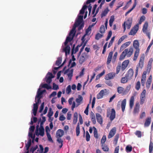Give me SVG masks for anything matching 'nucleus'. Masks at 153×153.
<instances>
[{"instance_id": "nucleus-8", "label": "nucleus", "mask_w": 153, "mask_h": 153, "mask_svg": "<svg viewBox=\"0 0 153 153\" xmlns=\"http://www.w3.org/2000/svg\"><path fill=\"white\" fill-rule=\"evenodd\" d=\"M106 90L105 89L101 90L97 95V98L99 99L102 98L104 95H106Z\"/></svg>"}, {"instance_id": "nucleus-44", "label": "nucleus", "mask_w": 153, "mask_h": 153, "mask_svg": "<svg viewBox=\"0 0 153 153\" xmlns=\"http://www.w3.org/2000/svg\"><path fill=\"white\" fill-rule=\"evenodd\" d=\"M53 114V112L52 110V108H49V112L47 114V116L48 117H51Z\"/></svg>"}, {"instance_id": "nucleus-61", "label": "nucleus", "mask_w": 153, "mask_h": 153, "mask_svg": "<svg viewBox=\"0 0 153 153\" xmlns=\"http://www.w3.org/2000/svg\"><path fill=\"white\" fill-rule=\"evenodd\" d=\"M112 34V31L111 30L110 31L108 32V36L106 39V41H108L110 39L111 36Z\"/></svg>"}, {"instance_id": "nucleus-56", "label": "nucleus", "mask_w": 153, "mask_h": 153, "mask_svg": "<svg viewBox=\"0 0 153 153\" xmlns=\"http://www.w3.org/2000/svg\"><path fill=\"white\" fill-rule=\"evenodd\" d=\"M150 71V70L149 69H146V71H144L142 76H146V74H149Z\"/></svg>"}, {"instance_id": "nucleus-48", "label": "nucleus", "mask_w": 153, "mask_h": 153, "mask_svg": "<svg viewBox=\"0 0 153 153\" xmlns=\"http://www.w3.org/2000/svg\"><path fill=\"white\" fill-rule=\"evenodd\" d=\"M106 140V137L105 135H103L101 140V144H104Z\"/></svg>"}, {"instance_id": "nucleus-50", "label": "nucleus", "mask_w": 153, "mask_h": 153, "mask_svg": "<svg viewBox=\"0 0 153 153\" xmlns=\"http://www.w3.org/2000/svg\"><path fill=\"white\" fill-rule=\"evenodd\" d=\"M128 80L127 77H123L121 80L122 83H124L127 82Z\"/></svg>"}, {"instance_id": "nucleus-20", "label": "nucleus", "mask_w": 153, "mask_h": 153, "mask_svg": "<svg viewBox=\"0 0 153 153\" xmlns=\"http://www.w3.org/2000/svg\"><path fill=\"white\" fill-rule=\"evenodd\" d=\"M113 77H105V79L106 80L105 82V83L108 86H112V84L110 80L113 79Z\"/></svg>"}, {"instance_id": "nucleus-36", "label": "nucleus", "mask_w": 153, "mask_h": 153, "mask_svg": "<svg viewBox=\"0 0 153 153\" xmlns=\"http://www.w3.org/2000/svg\"><path fill=\"white\" fill-rule=\"evenodd\" d=\"M76 135L77 136H79L80 134V128L79 123H77L76 127Z\"/></svg>"}, {"instance_id": "nucleus-19", "label": "nucleus", "mask_w": 153, "mask_h": 153, "mask_svg": "<svg viewBox=\"0 0 153 153\" xmlns=\"http://www.w3.org/2000/svg\"><path fill=\"white\" fill-rule=\"evenodd\" d=\"M134 96H132L129 100V107L130 109H131L134 105Z\"/></svg>"}, {"instance_id": "nucleus-34", "label": "nucleus", "mask_w": 153, "mask_h": 153, "mask_svg": "<svg viewBox=\"0 0 153 153\" xmlns=\"http://www.w3.org/2000/svg\"><path fill=\"white\" fill-rule=\"evenodd\" d=\"M31 139H29L27 143L25 144V147H26L27 150L29 151V148L31 145Z\"/></svg>"}, {"instance_id": "nucleus-30", "label": "nucleus", "mask_w": 153, "mask_h": 153, "mask_svg": "<svg viewBox=\"0 0 153 153\" xmlns=\"http://www.w3.org/2000/svg\"><path fill=\"white\" fill-rule=\"evenodd\" d=\"M130 44V42H126L123 44L120 47V50H123L125 48L128 46Z\"/></svg>"}, {"instance_id": "nucleus-16", "label": "nucleus", "mask_w": 153, "mask_h": 153, "mask_svg": "<svg viewBox=\"0 0 153 153\" xmlns=\"http://www.w3.org/2000/svg\"><path fill=\"white\" fill-rule=\"evenodd\" d=\"M138 28V26L137 25L134 26V29H132L128 33L129 35H134L137 33Z\"/></svg>"}, {"instance_id": "nucleus-32", "label": "nucleus", "mask_w": 153, "mask_h": 153, "mask_svg": "<svg viewBox=\"0 0 153 153\" xmlns=\"http://www.w3.org/2000/svg\"><path fill=\"white\" fill-rule=\"evenodd\" d=\"M134 73L133 70L131 69H130L127 72L126 76H132Z\"/></svg>"}, {"instance_id": "nucleus-37", "label": "nucleus", "mask_w": 153, "mask_h": 153, "mask_svg": "<svg viewBox=\"0 0 153 153\" xmlns=\"http://www.w3.org/2000/svg\"><path fill=\"white\" fill-rule=\"evenodd\" d=\"M87 6L86 5L83 6L82 9L80 10L79 13L83 14L85 13V10L87 8Z\"/></svg>"}, {"instance_id": "nucleus-25", "label": "nucleus", "mask_w": 153, "mask_h": 153, "mask_svg": "<svg viewBox=\"0 0 153 153\" xmlns=\"http://www.w3.org/2000/svg\"><path fill=\"white\" fill-rule=\"evenodd\" d=\"M113 54V52L112 51H111L109 53L108 58L107 60V64L108 65L111 62V59L112 58V56Z\"/></svg>"}, {"instance_id": "nucleus-31", "label": "nucleus", "mask_w": 153, "mask_h": 153, "mask_svg": "<svg viewBox=\"0 0 153 153\" xmlns=\"http://www.w3.org/2000/svg\"><path fill=\"white\" fill-rule=\"evenodd\" d=\"M139 51L140 49H138L136 50L134 53V55L133 58L134 61H135L137 59V57L139 56Z\"/></svg>"}, {"instance_id": "nucleus-55", "label": "nucleus", "mask_w": 153, "mask_h": 153, "mask_svg": "<svg viewBox=\"0 0 153 153\" xmlns=\"http://www.w3.org/2000/svg\"><path fill=\"white\" fill-rule=\"evenodd\" d=\"M101 69V67H97L96 68L94 69V71H95V72L94 73L93 75L92 76H95L96 74V72H97L98 71L100 70Z\"/></svg>"}, {"instance_id": "nucleus-39", "label": "nucleus", "mask_w": 153, "mask_h": 153, "mask_svg": "<svg viewBox=\"0 0 153 153\" xmlns=\"http://www.w3.org/2000/svg\"><path fill=\"white\" fill-rule=\"evenodd\" d=\"M109 10L108 8L105 9L104 11H103L101 14V17L102 18L105 16L108 13Z\"/></svg>"}, {"instance_id": "nucleus-29", "label": "nucleus", "mask_w": 153, "mask_h": 153, "mask_svg": "<svg viewBox=\"0 0 153 153\" xmlns=\"http://www.w3.org/2000/svg\"><path fill=\"white\" fill-rule=\"evenodd\" d=\"M126 51V50H125L120 55V58L119 60L120 61L123 60L124 59L126 56V53L125 51Z\"/></svg>"}, {"instance_id": "nucleus-23", "label": "nucleus", "mask_w": 153, "mask_h": 153, "mask_svg": "<svg viewBox=\"0 0 153 153\" xmlns=\"http://www.w3.org/2000/svg\"><path fill=\"white\" fill-rule=\"evenodd\" d=\"M151 122V118L150 117H147L146 120L144 123V126L145 127H147L149 126Z\"/></svg>"}, {"instance_id": "nucleus-46", "label": "nucleus", "mask_w": 153, "mask_h": 153, "mask_svg": "<svg viewBox=\"0 0 153 153\" xmlns=\"http://www.w3.org/2000/svg\"><path fill=\"white\" fill-rule=\"evenodd\" d=\"M93 128H94V137L95 138L97 139L98 138V135L97 130L96 128L94 126L93 127Z\"/></svg>"}, {"instance_id": "nucleus-12", "label": "nucleus", "mask_w": 153, "mask_h": 153, "mask_svg": "<svg viewBox=\"0 0 153 153\" xmlns=\"http://www.w3.org/2000/svg\"><path fill=\"white\" fill-rule=\"evenodd\" d=\"M65 42H64L65 43ZM65 46H66L63 49V51L65 53L66 56L68 55L69 54L70 51V47L69 45H65Z\"/></svg>"}, {"instance_id": "nucleus-4", "label": "nucleus", "mask_w": 153, "mask_h": 153, "mask_svg": "<svg viewBox=\"0 0 153 153\" xmlns=\"http://www.w3.org/2000/svg\"><path fill=\"white\" fill-rule=\"evenodd\" d=\"M66 67L65 66L62 70V73L64 74H67L68 76H72L74 70L69 68L66 69Z\"/></svg>"}, {"instance_id": "nucleus-35", "label": "nucleus", "mask_w": 153, "mask_h": 153, "mask_svg": "<svg viewBox=\"0 0 153 153\" xmlns=\"http://www.w3.org/2000/svg\"><path fill=\"white\" fill-rule=\"evenodd\" d=\"M43 94V92H41L40 88H39L38 89L36 95V97H42V94Z\"/></svg>"}, {"instance_id": "nucleus-53", "label": "nucleus", "mask_w": 153, "mask_h": 153, "mask_svg": "<svg viewBox=\"0 0 153 153\" xmlns=\"http://www.w3.org/2000/svg\"><path fill=\"white\" fill-rule=\"evenodd\" d=\"M71 92V86L70 85H68L66 89V92L67 94H69Z\"/></svg>"}, {"instance_id": "nucleus-22", "label": "nucleus", "mask_w": 153, "mask_h": 153, "mask_svg": "<svg viewBox=\"0 0 153 153\" xmlns=\"http://www.w3.org/2000/svg\"><path fill=\"white\" fill-rule=\"evenodd\" d=\"M126 99H124L122 102L121 104V107L122 110L123 112H124L126 107Z\"/></svg>"}, {"instance_id": "nucleus-6", "label": "nucleus", "mask_w": 153, "mask_h": 153, "mask_svg": "<svg viewBox=\"0 0 153 153\" xmlns=\"http://www.w3.org/2000/svg\"><path fill=\"white\" fill-rule=\"evenodd\" d=\"M39 126L37 125L36 126V129L35 131L36 134L38 136L39 135H40L41 136H43L44 134V128H39V129L38 128Z\"/></svg>"}, {"instance_id": "nucleus-3", "label": "nucleus", "mask_w": 153, "mask_h": 153, "mask_svg": "<svg viewBox=\"0 0 153 153\" xmlns=\"http://www.w3.org/2000/svg\"><path fill=\"white\" fill-rule=\"evenodd\" d=\"M132 22V18H129L126 22H124V24L122 26L124 29V32L126 30V25L127 29H129L131 25Z\"/></svg>"}, {"instance_id": "nucleus-10", "label": "nucleus", "mask_w": 153, "mask_h": 153, "mask_svg": "<svg viewBox=\"0 0 153 153\" xmlns=\"http://www.w3.org/2000/svg\"><path fill=\"white\" fill-rule=\"evenodd\" d=\"M96 116L98 123L100 125L102 124L103 122V119L102 116L99 114L98 113H96Z\"/></svg>"}, {"instance_id": "nucleus-11", "label": "nucleus", "mask_w": 153, "mask_h": 153, "mask_svg": "<svg viewBox=\"0 0 153 153\" xmlns=\"http://www.w3.org/2000/svg\"><path fill=\"white\" fill-rule=\"evenodd\" d=\"M126 51H125L126 53V55L128 57H130L132 55L133 52V49L132 47H130L129 49L126 48Z\"/></svg>"}, {"instance_id": "nucleus-38", "label": "nucleus", "mask_w": 153, "mask_h": 153, "mask_svg": "<svg viewBox=\"0 0 153 153\" xmlns=\"http://www.w3.org/2000/svg\"><path fill=\"white\" fill-rule=\"evenodd\" d=\"M101 146L102 150L105 152H108L109 150V148L107 145L102 144Z\"/></svg>"}, {"instance_id": "nucleus-2", "label": "nucleus", "mask_w": 153, "mask_h": 153, "mask_svg": "<svg viewBox=\"0 0 153 153\" xmlns=\"http://www.w3.org/2000/svg\"><path fill=\"white\" fill-rule=\"evenodd\" d=\"M144 57L143 56H142L140 57L139 63L137 65L135 70V76H137V75L138 71L139 68H140L142 69L143 67L144 62Z\"/></svg>"}, {"instance_id": "nucleus-1", "label": "nucleus", "mask_w": 153, "mask_h": 153, "mask_svg": "<svg viewBox=\"0 0 153 153\" xmlns=\"http://www.w3.org/2000/svg\"><path fill=\"white\" fill-rule=\"evenodd\" d=\"M83 16L80 15L78 16V18L77 20L74 24L72 29L70 31L69 36L67 37L65 44L67 45L69 42H71L75 36L76 32V28L77 27L79 26L81 23L83 22Z\"/></svg>"}, {"instance_id": "nucleus-24", "label": "nucleus", "mask_w": 153, "mask_h": 153, "mask_svg": "<svg viewBox=\"0 0 153 153\" xmlns=\"http://www.w3.org/2000/svg\"><path fill=\"white\" fill-rule=\"evenodd\" d=\"M90 117L93 123L94 124H95L96 123L95 116L94 114L92 111H91L90 113Z\"/></svg>"}, {"instance_id": "nucleus-21", "label": "nucleus", "mask_w": 153, "mask_h": 153, "mask_svg": "<svg viewBox=\"0 0 153 153\" xmlns=\"http://www.w3.org/2000/svg\"><path fill=\"white\" fill-rule=\"evenodd\" d=\"M117 91L119 94H126L125 89L123 87H118L117 88Z\"/></svg>"}, {"instance_id": "nucleus-57", "label": "nucleus", "mask_w": 153, "mask_h": 153, "mask_svg": "<svg viewBox=\"0 0 153 153\" xmlns=\"http://www.w3.org/2000/svg\"><path fill=\"white\" fill-rule=\"evenodd\" d=\"M140 81H138L135 85V88L137 90H139L140 88Z\"/></svg>"}, {"instance_id": "nucleus-26", "label": "nucleus", "mask_w": 153, "mask_h": 153, "mask_svg": "<svg viewBox=\"0 0 153 153\" xmlns=\"http://www.w3.org/2000/svg\"><path fill=\"white\" fill-rule=\"evenodd\" d=\"M133 46L136 50L140 49L139 48V44L137 40H135L134 41L133 43Z\"/></svg>"}, {"instance_id": "nucleus-63", "label": "nucleus", "mask_w": 153, "mask_h": 153, "mask_svg": "<svg viewBox=\"0 0 153 153\" xmlns=\"http://www.w3.org/2000/svg\"><path fill=\"white\" fill-rule=\"evenodd\" d=\"M146 90L144 89L143 90L142 93L141 94L140 97H143V98H146Z\"/></svg>"}, {"instance_id": "nucleus-27", "label": "nucleus", "mask_w": 153, "mask_h": 153, "mask_svg": "<svg viewBox=\"0 0 153 153\" xmlns=\"http://www.w3.org/2000/svg\"><path fill=\"white\" fill-rule=\"evenodd\" d=\"M78 119V114L76 112H75L74 114L73 120V123L75 124L77 122Z\"/></svg>"}, {"instance_id": "nucleus-60", "label": "nucleus", "mask_w": 153, "mask_h": 153, "mask_svg": "<svg viewBox=\"0 0 153 153\" xmlns=\"http://www.w3.org/2000/svg\"><path fill=\"white\" fill-rule=\"evenodd\" d=\"M117 55V52H116L114 53V55L113 56V58L112 60V62L113 63H114L115 61Z\"/></svg>"}, {"instance_id": "nucleus-5", "label": "nucleus", "mask_w": 153, "mask_h": 153, "mask_svg": "<svg viewBox=\"0 0 153 153\" xmlns=\"http://www.w3.org/2000/svg\"><path fill=\"white\" fill-rule=\"evenodd\" d=\"M88 53L85 52L83 53L80 57L79 60V63L81 64H82L88 58Z\"/></svg>"}, {"instance_id": "nucleus-40", "label": "nucleus", "mask_w": 153, "mask_h": 153, "mask_svg": "<svg viewBox=\"0 0 153 153\" xmlns=\"http://www.w3.org/2000/svg\"><path fill=\"white\" fill-rule=\"evenodd\" d=\"M148 26V23L147 22H145L143 26V32H146L147 30Z\"/></svg>"}, {"instance_id": "nucleus-64", "label": "nucleus", "mask_w": 153, "mask_h": 153, "mask_svg": "<svg viewBox=\"0 0 153 153\" xmlns=\"http://www.w3.org/2000/svg\"><path fill=\"white\" fill-rule=\"evenodd\" d=\"M146 77H142L141 80V82L142 85L143 86L145 84V83Z\"/></svg>"}, {"instance_id": "nucleus-49", "label": "nucleus", "mask_w": 153, "mask_h": 153, "mask_svg": "<svg viewBox=\"0 0 153 153\" xmlns=\"http://www.w3.org/2000/svg\"><path fill=\"white\" fill-rule=\"evenodd\" d=\"M135 135L137 136L138 137L140 138L142 136V133L141 131L137 130L136 131L135 133Z\"/></svg>"}, {"instance_id": "nucleus-42", "label": "nucleus", "mask_w": 153, "mask_h": 153, "mask_svg": "<svg viewBox=\"0 0 153 153\" xmlns=\"http://www.w3.org/2000/svg\"><path fill=\"white\" fill-rule=\"evenodd\" d=\"M41 88H46L48 90L51 88V87L48 84L45 83L43 84L41 86Z\"/></svg>"}, {"instance_id": "nucleus-51", "label": "nucleus", "mask_w": 153, "mask_h": 153, "mask_svg": "<svg viewBox=\"0 0 153 153\" xmlns=\"http://www.w3.org/2000/svg\"><path fill=\"white\" fill-rule=\"evenodd\" d=\"M90 136L88 131H86V140L88 142L90 141Z\"/></svg>"}, {"instance_id": "nucleus-41", "label": "nucleus", "mask_w": 153, "mask_h": 153, "mask_svg": "<svg viewBox=\"0 0 153 153\" xmlns=\"http://www.w3.org/2000/svg\"><path fill=\"white\" fill-rule=\"evenodd\" d=\"M62 61V58L59 57L56 62V65L57 66H59L61 63Z\"/></svg>"}, {"instance_id": "nucleus-33", "label": "nucleus", "mask_w": 153, "mask_h": 153, "mask_svg": "<svg viewBox=\"0 0 153 153\" xmlns=\"http://www.w3.org/2000/svg\"><path fill=\"white\" fill-rule=\"evenodd\" d=\"M152 77H149L146 82V87L149 88L152 83Z\"/></svg>"}, {"instance_id": "nucleus-54", "label": "nucleus", "mask_w": 153, "mask_h": 153, "mask_svg": "<svg viewBox=\"0 0 153 153\" xmlns=\"http://www.w3.org/2000/svg\"><path fill=\"white\" fill-rule=\"evenodd\" d=\"M114 38H115V37L113 36L111 39L110 42L109 43V44L108 46V48L110 47L112 45V44L114 41Z\"/></svg>"}, {"instance_id": "nucleus-47", "label": "nucleus", "mask_w": 153, "mask_h": 153, "mask_svg": "<svg viewBox=\"0 0 153 153\" xmlns=\"http://www.w3.org/2000/svg\"><path fill=\"white\" fill-rule=\"evenodd\" d=\"M46 134L48 141L52 143H53V141L50 133H47Z\"/></svg>"}, {"instance_id": "nucleus-52", "label": "nucleus", "mask_w": 153, "mask_h": 153, "mask_svg": "<svg viewBox=\"0 0 153 153\" xmlns=\"http://www.w3.org/2000/svg\"><path fill=\"white\" fill-rule=\"evenodd\" d=\"M103 35L100 34V33H98L95 36V39L97 40L99 39L100 38H102L103 36Z\"/></svg>"}, {"instance_id": "nucleus-58", "label": "nucleus", "mask_w": 153, "mask_h": 153, "mask_svg": "<svg viewBox=\"0 0 153 153\" xmlns=\"http://www.w3.org/2000/svg\"><path fill=\"white\" fill-rule=\"evenodd\" d=\"M114 21V18L113 17L112 18V16H111V19L109 21V24L110 27H112L113 24V23Z\"/></svg>"}, {"instance_id": "nucleus-18", "label": "nucleus", "mask_w": 153, "mask_h": 153, "mask_svg": "<svg viewBox=\"0 0 153 153\" xmlns=\"http://www.w3.org/2000/svg\"><path fill=\"white\" fill-rule=\"evenodd\" d=\"M139 108L140 105L139 104H136L135 107H134L133 111V114L134 115L137 114L139 111Z\"/></svg>"}, {"instance_id": "nucleus-59", "label": "nucleus", "mask_w": 153, "mask_h": 153, "mask_svg": "<svg viewBox=\"0 0 153 153\" xmlns=\"http://www.w3.org/2000/svg\"><path fill=\"white\" fill-rule=\"evenodd\" d=\"M153 144L152 142H150L149 146V152L151 153L153 150Z\"/></svg>"}, {"instance_id": "nucleus-15", "label": "nucleus", "mask_w": 153, "mask_h": 153, "mask_svg": "<svg viewBox=\"0 0 153 153\" xmlns=\"http://www.w3.org/2000/svg\"><path fill=\"white\" fill-rule=\"evenodd\" d=\"M83 98L80 95H79L77 98L76 99V101L77 103L76 107H78L81 103L82 101Z\"/></svg>"}, {"instance_id": "nucleus-7", "label": "nucleus", "mask_w": 153, "mask_h": 153, "mask_svg": "<svg viewBox=\"0 0 153 153\" xmlns=\"http://www.w3.org/2000/svg\"><path fill=\"white\" fill-rule=\"evenodd\" d=\"M60 68V66L58 67H54L53 68L52 71L53 74L51 72H48L45 76H55V75L57 73L58 69Z\"/></svg>"}, {"instance_id": "nucleus-45", "label": "nucleus", "mask_w": 153, "mask_h": 153, "mask_svg": "<svg viewBox=\"0 0 153 153\" xmlns=\"http://www.w3.org/2000/svg\"><path fill=\"white\" fill-rule=\"evenodd\" d=\"M132 148L131 146H127L126 148V151L127 152H129L132 151Z\"/></svg>"}, {"instance_id": "nucleus-43", "label": "nucleus", "mask_w": 153, "mask_h": 153, "mask_svg": "<svg viewBox=\"0 0 153 153\" xmlns=\"http://www.w3.org/2000/svg\"><path fill=\"white\" fill-rule=\"evenodd\" d=\"M105 28L103 25H102L100 27V32L101 33H103L105 32Z\"/></svg>"}, {"instance_id": "nucleus-62", "label": "nucleus", "mask_w": 153, "mask_h": 153, "mask_svg": "<svg viewBox=\"0 0 153 153\" xmlns=\"http://www.w3.org/2000/svg\"><path fill=\"white\" fill-rule=\"evenodd\" d=\"M44 102H42L41 104L40 105V108H39V112L41 113L42 111L44 109Z\"/></svg>"}, {"instance_id": "nucleus-9", "label": "nucleus", "mask_w": 153, "mask_h": 153, "mask_svg": "<svg viewBox=\"0 0 153 153\" xmlns=\"http://www.w3.org/2000/svg\"><path fill=\"white\" fill-rule=\"evenodd\" d=\"M116 132V128H113L110 131L108 136V138L109 139L113 137Z\"/></svg>"}, {"instance_id": "nucleus-28", "label": "nucleus", "mask_w": 153, "mask_h": 153, "mask_svg": "<svg viewBox=\"0 0 153 153\" xmlns=\"http://www.w3.org/2000/svg\"><path fill=\"white\" fill-rule=\"evenodd\" d=\"M75 45H74L73 49H72V52H71V55L72 56V60L71 59L68 62V66H69L70 64L72 62V60L73 61H74L76 60V59L74 57V56L73 55L74 53V47Z\"/></svg>"}, {"instance_id": "nucleus-17", "label": "nucleus", "mask_w": 153, "mask_h": 153, "mask_svg": "<svg viewBox=\"0 0 153 153\" xmlns=\"http://www.w3.org/2000/svg\"><path fill=\"white\" fill-rule=\"evenodd\" d=\"M115 117V111L114 108L111 109V113L109 117L111 121H112Z\"/></svg>"}, {"instance_id": "nucleus-14", "label": "nucleus", "mask_w": 153, "mask_h": 153, "mask_svg": "<svg viewBox=\"0 0 153 153\" xmlns=\"http://www.w3.org/2000/svg\"><path fill=\"white\" fill-rule=\"evenodd\" d=\"M129 62L128 60H126L123 61L122 65L121 70L122 71H124L127 67Z\"/></svg>"}, {"instance_id": "nucleus-13", "label": "nucleus", "mask_w": 153, "mask_h": 153, "mask_svg": "<svg viewBox=\"0 0 153 153\" xmlns=\"http://www.w3.org/2000/svg\"><path fill=\"white\" fill-rule=\"evenodd\" d=\"M64 131L61 129H59L56 132V137L60 138L64 135Z\"/></svg>"}]
</instances>
